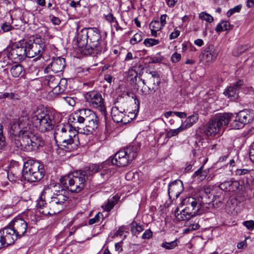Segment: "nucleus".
I'll list each match as a JSON object with an SVG mask.
<instances>
[{
    "label": "nucleus",
    "mask_w": 254,
    "mask_h": 254,
    "mask_svg": "<svg viewBox=\"0 0 254 254\" xmlns=\"http://www.w3.org/2000/svg\"><path fill=\"white\" fill-rule=\"evenodd\" d=\"M9 133L14 136L17 149L25 151L36 150L45 144L41 137L33 134V126L27 112H22L18 120L12 124Z\"/></svg>",
    "instance_id": "f257e3e1"
},
{
    "label": "nucleus",
    "mask_w": 254,
    "mask_h": 254,
    "mask_svg": "<svg viewBox=\"0 0 254 254\" xmlns=\"http://www.w3.org/2000/svg\"><path fill=\"white\" fill-rule=\"evenodd\" d=\"M89 177L87 167H85L73 172L69 176L61 178L60 183L71 192L78 193L84 189Z\"/></svg>",
    "instance_id": "f03ea898"
},
{
    "label": "nucleus",
    "mask_w": 254,
    "mask_h": 254,
    "mask_svg": "<svg viewBox=\"0 0 254 254\" xmlns=\"http://www.w3.org/2000/svg\"><path fill=\"white\" fill-rule=\"evenodd\" d=\"M77 131L73 129L68 124L58 125L54 132V137L57 142L69 151L73 149L76 144L74 140L76 139Z\"/></svg>",
    "instance_id": "7ed1b4c3"
},
{
    "label": "nucleus",
    "mask_w": 254,
    "mask_h": 254,
    "mask_svg": "<svg viewBox=\"0 0 254 254\" xmlns=\"http://www.w3.org/2000/svg\"><path fill=\"white\" fill-rule=\"evenodd\" d=\"M64 187L61 183L60 184L55 182H51L48 186V189L53 192V195L50 197L48 204L54 213L61 211L68 199L67 192Z\"/></svg>",
    "instance_id": "20e7f679"
},
{
    "label": "nucleus",
    "mask_w": 254,
    "mask_h": 254,
    "mask_svg": "<svg viewBox=\"0 0 254 254\" xmlns=\"http://www.w3.org/2000/svg\"><path fill=\"white\" fill-rule=\"evenodd\" d=\"M89 45L85 50V54L92 56L104 53L107 50L106 42L102 39L100 32L97 28H89Z\"/></svg>",
    "instance_id": "39448f33"
},
{
    "label": "nucleus",
    "mask_w": 254,
    "mask_h": 254,
    "mask_svg": "<svg viewBox=\"0 0 254 254\" xmlns=\"http://www.w3.org/2000/svg\"><path fill=\"white\" fill-rule=\"evenodd\" d=\"M45 173L43 164L38 161L28 160L24 164L22 177L28 182H36L44 177Z\"/></svg>",
    "instance_id": "423d86ee"
},
{
    "label": "nucleus",
    "mask_w": 254,
    "mask_h": 254,
    "mask_svg": "<svg viewBox=\"0 0 254 254\" xmlns=\"http://www.w3.org/2000/svg\"><path fill=\"white\" fill-rule=\"evenodd\" d=\"M140 149L138 145H130L117 152L113 157H111L109 160L113 166L119 167L126 166L137 156Z\"/></svg>",
    "instance_id": "0eeeda50"
},
{
    "label": "nucleus",
    "mask_w": 254,
    "mask_h": 254,
    "mask_svg": "<svg viewBox=\"0 0 254 254\" xmlns=\"http://www.w3.org/2000/svg\"><path fill=\"white\" fill-rule=\"evenodd\" d=\"M110 160H108L101 164H91L87 167L89 176L99 173L98 182L102 184L106 183L116 172V168L110 164Z\"/></svg>",
    "instance_id": "6e6552de"
},
{
    "label": "nucleus",
    "mask_w": 254,
    "mask_h": 254,
    "mask_svg": "<svg viewBox=\"0 0 254 254\" xmlns=\"http://www.w3.org/2000/svg\"><path fill=\"white\" fill-rule=\"evenodd\" d=\"M229 114L219 113L210 120L202 128V131L207 137H214L219 132L223 125L228 124Z\"/></svg>",
    "instance_id": "1a4fd4ad"
},
{
    "label": "nucleus",
    "mask_w": 254,
    "mask_h": 254,
    "mask_svg": "<svg viewBox=\"0 0 254 254\" xmlns=\"http://www.w3.org/2000/svg\"><path fill=\"white\" fill-rule=\"evenodd\" d=\"M27 57L33 58L37 57V59L41 58L45 49V40L41 37H32L29 39L25 40Z\"/></svg>",
    "instance_id": "9d476101"
},
{
    "label": "nucleus",
    "mask_w": 254,
    "mask_h": 254,
    "mask_svg": "<svg viewBox=\"0 0 254 254\" xmlns=\"http://www.w3.org/2000/svg\"><path fill=\"white\" fill-rule=\"evenodd\" d=\"M30 124L32 123L36 127H39V129L42 132L48 131L53 128L54 123L50 115L45 114L44 112L38 115H32Z\"/></svg>",
    "instance_id": "9b49d317"
},
{
    "label": "nucleus",
    "mask_w": 254,
    "mask_h": 254,
    "mask_svg": "<svg viewBox=\"0 0 254 254\" xmlns=\"http://www.w3.org/2000/svg\"><path fill=\"white\" fill-rule=\"evenodd\" d=\"M24 43L25 39L20 40L15 46L12 47L8 51L11 60H15L16 62H21L27 57L26 47L25 44H23Z\"/></svg>",
    "instance_id": "f8f14e48"
},
{
    "label": "nucleus",
    "mask_w": 254,
    "mask_h": 254,
    "mask_svg": "<svg viewBox=\"0 0 254 254\" xmlns=\"http://www.w3.org/2000/svg\"><path fill=\"white\" fill-rule=\"evenodd\" d=\"M86 98L89 101L91 106L93 108L99 111H106L104 100L100 93L94 91L88 92Z\"/></svg>",
    "instance_id": "ddd939ff"
},
{
    "label": "nucleus",
    "mask_w": 254,
    "mask_h": 254,
    "mask_svg": "<svg viewBox=\"0 0 254 254\" xmlns=\"http://www.w3.org/2000/svg\"><path fill=\"white\" fill-rule=\"evenodd\" d=\"M199 202V200H197L196 197H189L183 200L182 204L185 209L186 213L194 216L198 213L201 208Z\"/></svg>",
    "instance_id": "4468645a"
},
{
    "label": "nucleus",
    "mask_w": 254,
    "mask_h": 254,
    "mask_svg": "<svg viewBox=\"0 0 254 254\" xmlns=\"http://www.w3.org/2000/svg\"><path fill=\"white\" fill-rule=\"evenodd\" d=\"M9 225L19 236V238L25 235L28 229L27 223L20 217L14 218Z\"/></svg>",
    "instance_id": "2eb2a0df"
},
{
    "label": "nucleus",
    "mask_w": 254,
    "mask_h": 254,
    "mask_svg": "<svg viewBox=\"0 0 254 254\" xmlns=\"http://www.w3.org/2000/svg\"><path fill=\"white\" fill-rule=\"evenodd\" d=\"M244 85V81L238 80L236 83L228 87L223 94L231 100H236L239 98V90Z\"/></svg>",
    "instance_id": "dca6fc26"
},
{
    "label": "nucleus",
    "mask_w": 254,
    "mask_h": 254,
    "mask_svg": "<svg viewBox=\"0 0 254 254\" xmlns=\"http://www.w3.org/2000/svg\"><path fill=\"white\" fill-rule=\"evenodd\" d=\"M88 28H82L80 31H78V28L77 29V46L82 50V52L85 53V50L87 48V43L88 41Z\"/></svg>",
    "instance_id": "f3484780"
},
{
    "label": "nucleus",
    "mask_w": 254,
    "mask_h": 254,
    "mask_svg": "<svg viewBox=\"0 0 254 254\" xmlns=\"http://www.w3.org/2000/svg\"><path fill=\"white\" fill-rule=\"evenodd\" d=\"M149 75L147 77V85L150 93L155 92L158 88L160 83V77L157 71L149 72Z\"/></svg>",
    "instance_id": "a211bd4d"
},
{
    "label": "nucleus",
    "mask_w": 254,
    "mask_h": 254,
    "mask_svg": "<svg viewBox=\"0 0 254 254\" xmlns=\"http://www.w3.org/2000/svg\"><path fill=\"white\" fill-rule=\"evenodd\" d=\"M1 233L7 246L11 245L14 244L15 242L19 238V236L9 225L2 230L0 231Z\"/></svg>",
    "instance_id": "6ab92c4d"
},
{
    "label": "nucleus",
    "mask_w": 254,
    "mask_h": 254,
    "mask_svg": "<svg viewBox=\"0 0 254 254\" xmlns=\"http://www.w3.org/2000/svg\"><path fill=\"white\" fill-rule=\"evenodd\" d=\"M183 190V182L179 180L172 182L168 187V194L170 198H178Z\"/></svg>",
    "instance_id": "aec40b11"
},
{
    "label": "nucleus",
    "mask_w": 254,
    "mask_h": 254,
    "mask_svg": "<svg viewBox=\"0 0 254 254\" xmlns=\"http://www.w3.org/2000/svg\"><path fill=\"white\" fill-rule=\"evenodd\" d=\"M49 65L54 73H58L62 71L65 67V60L61 57L54 58Z\"/></svg>",
    "instance_id": "412c9836"
},
{
    "label": "nucleus",
    "mask_w": 254,
    "mask_h": 254,
    "mask_svg": "<svg viewBox=\"0 0 254 254\" xmlns=\"http://www.w3.org/2000/svg\"><path fill=\"white\" fill-rule=\"evenodd\" d=\"M50 198L48 199V202H46L45 200H41L38 203V207L39 209V212L42 213L44 215H52L54 214H57L61 211H56L55 213L53 212L52 210L48 206L49 200Z\"/></svg>",
    "instance_id": "4be33fe9"
},
{
    "label": "nucleus",
    "mask_w": 254,
    "mask_h": 254,
    "mask_svg": "<svg viewBox=\"0 0 254 254\" xmlns=\"http://www.w3.org/2000/svg\"><path fill=\"white\" fill-rule=\"evenodd\" d=\"M126 114H124V117L121 120L117 119V115H115L113 117V120L115 122L123 123L126 124L132 121L133 119H135L137 118L138 112H125Z\"/></svg>",
    "instance_id": "5701e85b"
},
{
    "label": "nucleus",
    "mask_w": 254,
    "mask_h": 254,
    "mask_svg": "<svg viewBox=\"0 0 254 254\" xmlns=\"http://www.w3.org/2000/svg\"><path fill=\"white\" fill-rule=\"evenodd\" d=\"M237 119H238L244 126L245 124L250 123L254 119L253 112H238L236 114Z\"/></svg>",
    "instance_id": "b1692460"
},
{
    "label": "nucleus",
    "mask_w": 254,
    "mask_h": 254,
    "mask_svg": "<svg viewBox=\"0 0 254 254\" xmlns=\"http://www.w3.org/2000/svg\"><path fill=\"white\" fill-rule=\"evenodd\" d=\"M196 198L197 200H199V204L201 207L205 204H208L210 202V196L204 190L200 191Z\"/></svg>",
    "instance_id": "393cba45"
},
{
    "label": "nucleus",
    "mask_w": 254,
    "mask_h": 254,
    "mask_svg": "<svg viewBox=\"0 0 254 254\" xmlns=\"http://www.w3.org/2000/svg\"><path fill=\"white\" fill-rule=\"evenodd\" d=\"M10 71L11 75L14 77H20L24 75L23 67L19 64H15L12 65Z\"/></svg>",
    "instance_id": "a878e982"
},
{
    "label": "nucleus",
    "mask_w": 254,
    "mask_h": 254,
    "mask_svg": "<svg viewBox=\"0 0 254 254\" xmlns=\"http://www.w3.org/2000/svg\"><path fill=\"white\" fill-rule=\"evenodd\" d=\"M185 209L183 208L181 211L179 210V208H177L175 211V215L177 219L179 221H185L189 220L191 217L193 216L190 213H186Z\"/></svg>",
    "instance_id": "bb28decb"
},
{
    "label": "nucleus",
    "mask_w": 254,
    "mask_h": 254,
    "mask_svg": "<svg viewBox=\"0 0 254 254\" xmlns=\"http://www.w3.org/2000/svg\"><path fill=\"white\" fill-rule=\"evenodd\" d=\"M10 59L8 51L0 53V66L4 67L10 63Z\"/></svg>",
    "instance_id": "cd10ccee"
},
{
    "label": "nucleus",
    "mask_w": 254,
    "mask_h": 254,
    "mask_svg": "<svg viewBox=\"0 0 254 254\" xmlns=\"http://www.w3.org/2000/svg\"><path fill=\"white\" fill-rule=\"evenodd\" d=\"M203 165H202L197 171H196L192 175V177L194 179L196 178V179L199 181H202L204 180L207 174V172L206 171L204 170L203 169Z\"/></svg>",
    "instance_id": "c85d7f7f"
},
{
    "label": "nucleus",
    "mask_w": 254,
    "mask_h": 254,
    "mask_svg": "<svg viewBox=\"0 0 254 254\" xmlns=\"http://www.w3.org/2000/svg\"><path fill=\"white\" fill-rule=\"evenodd\" d=\"M224 113H227V114H229L230 118L229 120L228 123L230 124V126H231L232 128L235 129H238L242 128L244 127L242 123H241V122L239 120H238V119H237L236 116L235 117V119H234L232 121V118H231L232 114L229 113H226V112H225Z\"/></svg>",
    "instance_id": "c756f323"
},
{
    "label": "nucleus",
    "mask_w": 254,
    "mask_h": 254,
    "mask_svg": "<svg viewBox=\"0 0 254 254\" xmlns=\"http://www.w3.org/2000/svg\"><path fill=\"white\" fill-rule=\"evenodd\" d=\"M230 23L227 21H222L218 23L215 28V31L219 33L223 31H226L230 29L231 27Z\"/></svg>",
    "instance_id": "7c9ffc66"
},
{
    "label": "nucleus",
    "mask_w": 254,
    "mask_h": 254,
    "mask_svg": "<svg viewBox=\"0 0 254 254\" xmlns=\"http://www.w3.org/2000/svg\"><path fill=\"white\" fill-rule=\"evenodd\" d=\"M49 86L51 88L57 87L60 84V78L57 76H50L47 79Z\"/></svg>",
    "instance_id": "2f4dec72"
},
{
    "label": "nucleus",
    "mask_w": 254,
    "mask_h": 254,
    "mask_svg": "<svg viewBox=\"0 0 254 254\" xmlns=\"http://www.w3.org/2000/svg\"><path fill=\"white\" fill-rule=\"evenodd\" d=\"M119 197L118 196H114L111 198L109 199L108 202L105 206V210L107 211H110L115 205L119 201Z\"/></svg>",
    "instance_id": "473e14b6"
},
{
    "label": "nucleus",
    "mask_w": 254,
    "mask_h": 254,
    "mask_svg": "<svg viewBox=\"0 0 254 254\" xmlns=\"http://www.w3.org/2000/svg\"><path fill=\"white\" fill-rule=\"evenodd\" d=\"M200 59L202 62L204 63H209L213 62L215 59L206 52L205 49L202 52L200 55Z\"/></svg>",
    "instance_id": "72a5a7b5"
},
{
    "label": "nucleus",
    "mask_w": 254,
    "mask_h": 254,
    "mask_svg": "<svg viewBox=\"0 0 254 254\" xmlns=\"http://www.w3.org/2000/svg\"><path fill=\"white\" fill-rule=\"evenodd\" d=\"M3 129V126L0 124V150H4L7 145Z\"/></svg>",
    "instance_id": "f704fd0d"
},
{
    "label": "nucleus",
    "mask_w": 254,
    "mask_h": 254,
    "mask_svg": "<svg viewBox=\"0 0 254 254\" xmlns=\"http://www.w3.org/2000/svg\"><path fill=\"white\" fill-rule=\"evenodd\" d=\"M143 230V226L137 224L135 222H133L131 223V231L132 234L136 235L142 232Z\"/></svg>",
    "instance_id": "c9c22d12"
},
{
    "label": "nucleus",
    "mask_w": 254,
    "mask_h": 254,
    "mask_svg": "<svg viewBox=\"0 0 254 254\" xmlns=\"http://www.w3.org/2000/svg\"><path fill=\"white\" fill-rule=\"evenodd\" d=\"M198 119V115L196 113H193L192 115H190L186 120L187 125L189 127L191 126L197 122Z\"/></svg>",
    "instance_id": "e433bc0d"
},
{
    "label": "nucleus",
    "mask_w": 254,
    "mask_h": 254,
    "mask_svg": "<svg viewBox=\"0 0 254 254\" xmlns=\"http://www.w3.org/2000/svg\"><path fill=\"white\" fill-rule=\"evenodd\" d=\"M178 245V240H175L171 242H163L161 247L166 250H172L176 248Z\"/></svg>",
    "instance_id": "4c0bfd02"
},
{
    "label": "nucleus",
    "mask_w": 254,
    "mask_h": 254,
    "mask_svg": "<svg viewBox=\"0 0 254 254\" xmlns=\"http://www.w3.org/2000/svg\"><path fill=\"white\" fill-rule=\"evenodd\" d=\"M199 18L203 20L211 23L213 21V17L209 14L205 12H201L199 14Z\"/></svg>",
    "instance_id": "58836bf2"
},
{
    "label": "nucleus",
    "mask_w": 254,
    "mask_h": 254,
    "mask_svg": "<svg viewBox=\"0 0 254 254\" xmlns=\"http://www.w3.org/2000/svg\"><path fill=\"white\" fill-rule=\"evenodd\" d=\"M206 52H207L208 54H209L210 56H212V57L215 60L217 55H218V52L215 49L214 47L212 45H209L207 47L205 48Z\"/></svg>",
    "instance_id": "ea45409f"
},
{
    "label": "nucleus",
    "mask_w": 254,
    "mask_h": 254,
    "mask_svg": "<svg viewBox=\"0 0 254 254\" xmlns=\"http://www.w3.org/2000/svg\"><path fill=\"white\" fill-rule=\"evenodd\" d=\"M183 130V128L180 127L176 129H170L168 131L166 134V138H171L173 136H176L179 134V133Z\"/></svg>",
    "instance_id": "a19ab883"
},
{
    "label": "nucleus",
    "mask_w": 254,
    "mask_h": 254,
    "mask_svg": "<svg viewBox=\"0 0 254 254\" xmlns=\"http://www.w3.org/2000/svg\"><path fill=\"white\" fill-rule=\"evenodd\" d=\"M159 43V40L155 39H149L147 38L144 40L143 42V44L145 45V46L149 47L151 46H153L156 45Z\"/></svg>",
    "instance_id": "79ce46f5"
},
{
    "label": "nucleus",
    "mask_w": 254,
    "mask_h": 254,
    "mask_svg": "<svg viewBox=\"0 0 254 254\" xmlns=\"http://www.w3.org/2000/svg\"><path fill=\"white\" fill-rule=\"evenodd\" d=\"M142 40V33H137L135 34L133 37L130 40V43L132 45H134L140 42Z\"/></svg>",
    "instance_id": "37998d69"
},
{
    "label": "nucleus",
    "mask_w": 254,
    "mask_h": 254,
    "mask_svg": "<svg viewBox=\"0 0 254 254\" xmlns=\"http://www.w3.org/2000/svg\"><path fill=\"white\" fill-rule=\"evenodd\" d=\"M106 130L107 133L109 135H112V136H115L117 135V132L116 131L115 128L114 126H112L110 124H107L106 126Z\"/></svg>",
    "instance_id": "c03bdc74"
},
{
    "label": "nucleus",
    "mask_w": 254,
    "mask_h": 254,
    "mask_svg": "<svg viewBox=\"0 0 254 254\" xmlns=\"http://www.w3.org/2000/svg\"><path fill=\"white\" fill-rule=\"evenodd\" d=\"M103 218V215L101 212H98L94 218L89 220L88 223L89 225H92L96 223L99 222L101 219Z\"/></svg>",
    "instance_id": "a18cd8bd"
},
{
    "label": "nucleus",
    "mask_w": 254,
    "mask_h": 254,
    "mask_svg": "<svg viewBox=\"0 0 254 254\" xmlns=\"http://www.w3.org/2000/svg\"><path fill=\"white\" fill-rule=\"evenodd\" d=\"M240 185L238 181L231 180L229 191L235 192L240 189Z\"/></svg>",
    "instance_id": "49530a36"
},
{
    "label": "nucleus",
    "mask_w": 254,
    "mask_h": 254,
    "mask_svg": "<svg viewBox=\"0 0 254 254\" xmlns=\"http://www.w3.org/2000/svg\"><path fill=\"white\" fill-rule=\"evenodd\" d=\"M242 6L241 4H239L230 9L227 12V16L229 17L235 13L239 12L242 8Z\"/></svg>",
    "instance_id": "de8ad7c7"
},
{
    "label": "nucleus",
    "mask_w": 254,
    "mask_h": 254,
    "mask_svg": "<svg viewBox=\"0 0 254 254\" xmlns=\"http://www.w3.org/2000/svg\"><path fill=\"white\" fill-rule=\"evenodd\" d=\"M231 180L224 181L219 185V188L221 190L224 191H230Z\"/></svg>",
    "instance_id": "09e8293b"
},
{
    "label": "nucleus",
    "mask_w": 254,
    "mask_h": 254,
    "mask_svg": "<svg viewBox=\"0 0 254 254\" xmlns=\"http://www.w3.org/2000/svg\"><path fill=\"white\" fill-rule=\"evenodd\" d=\"M88 123L87 126V127L89 128V130H91L93 131H94L97 128H98V122L99 121H88Z\"/></svg>",
    "instance_id": "8fccbe9b"
},
{
    "label": "nucleus",
    "mask_w": 254,
    "mask_h": 254,
    "mask_svg": "<svg viewBox=\"0 0 254 254\" xmlns=\"http://www.w3.org/2000/svg\"><path fill=\"white\" fill-rule=\"evenodd\" d=\"M71 117L73 120H77V122L79 123H83L85 120H86V118H84L80 116L77 112H75L74 114L71 115L70 117V120H71Z\"/></svg>",
    "instance_id": "3c124183"
},
{
    "label": "nucleus",
    "mask_w": 254,
    "mask_h": 254,
    "mask_svg": "<svg viewBox=\"0 0 254 254\" xmlns=\"http://www.w3.org/2000/svg\"><path fill=\"white\" fill-rule=\"evenodd\" d=\"M14 27L9 23L5 22L1 26V29L2 30L3 33L10 31L14 29Z\"/></svg>",
    "instance_id": "603ef678"
},
{
    "label": "nucleus",
    "mask_w": 254,
    "mask_h": 254,
    "mask_svg": "<svg viewBox=\"0 0 254 254\" xmlns=\"http://www.w3.org/2000/svg\"><path fill=\"white\" fill-rule=\"evenodd\" d=\"M250 171V170L247 169H238L236 170L235 173L236 175L242 176L249 175Z\"/></svg>",
    "instance_id": "864d4df0"
},
{
    "label": "nucleus",
    "mask_w": 254,
    "mask_h": 254,
    "mask_svg": "<svg viewBox=\"0 0 254 254\" xmlns=\"http://www.w3.org/2000/svg\"><path fill=\"white\" fill-rule=\"evenodd\" d=\"M172 114H174L176 116L180 118H184L186 117V114L185 112H165V116L168 118L171 116Z\"/></svg>",
    "instance_id": "5fc2aeb1"
},
{
    "label": "nucleus",
    "mask_w": 254,
    "mask_h": 254,
    "mask_svg": "<svg viewBox=\"0 0 254 254\" xmlns=\"http://www.w3.org/2000/svg\"><path fill=\"white\" fill-rule=\"evenodd\" d=\"M150 26H152V29L158 31L161 30L163 28L161 27L160 23L158 21H152L150 24Z\"/></svg>",
    "instance_id": "6e6d98bb"
},
{
    "label": "nucleus",
    "mask_w": 254,
    "mask_h": 254,
    "mask_svg": "<svg viewBox=\"0 0 254 254\" xmlns=\"http://www.w3.org/2000/svg\"><path fill=\"white\" fill-rule=\"evenodd\" d=\"M92 130H89V128L87 127V126L86 125L85 127H84L82 129L79 128L78 129V131H77L78 133H80L81 134H84L86 135H89L90 134H92L93 133Z\"/></svg>",
    "instance_id": "4d7b16f0"
},
{
    "label": "nucleus",
    "mask_w": 254,
    "mask_h": 254,
    "mask_svg": "<svg viewBox=\"0 0 254 254\" xmlns=\"http://www.w3.org/2000/svg\"><path fill=\"white\" fill-rule=\"evenodd\" d=\"M181 59V55L177 52L174 53L171 57V61L173 63H178Z\"/></svg>",
    "instance_id": "13d9d810"
},
{
    "label": "nucleus",
    "mask_w": 254,
    "mask_h": 254,
    "mask_svg": "<svg viewBox=\"0 0 254 254\" xmlns=\"http://www.w3.org/2000/svg\"><path fill=\"white\" fill-rule=\"evenodd\" d=\"M14 94L12 92L8 93L5 92L3 93H1L0 94V99H5V98H9L13 99L14 97Z\"/></svg>",
    "instance_id": "bf43d9fd"
},
{
    "label": "nucleus",
    "mask_w": 254,
    "mask_h": 254,
    "mask_svg": "<svg viewBox=\"0 0 254 254\" xmlns=\"http://www.w3.org/2000/svg\"><path fill=\"white\" fill-rule=\"evenodd\" d=\"M86 120L87 121H94L95 120L99 121L98 118L95 112H91L90 114L86 117Z\"/></svg>",
    "instance_id": "052dcab7"
},
{
    "label": "nucleus",
    "mask_w": 254,
    "mask_h": 254,
    "mask_svg": "<svg viewBox=\"0 0 254 254\" xmlns=\"http://www.w3.org/2000/svg\"><path fill=\"white\" fill-rule=\"evenodd\" d=\"M244 225L249 230H252L254 228V221L253 220L246 221L243 222Z\"/></svg>",
    "instance_id": "680f3d73"
},
{
    "label": "nucleus",
    "mask_w": 254,
    "mask_h": 254,
    "mask_svg": "<svg viewBox=\"0 0 254 254\" xmlns=\"http://www.w3.org/2000/svg\"><path fill=\"white\" fill-rule=\"evenodd\" d=\"M104 16L105 19L110 23L114 22V21L116 20V18L113 16V14L111 13H109L107 14H104Z\"/></svg>",
    "instance_id": "e2e57ef3"
},
{
    "label": "nucleus",
    "mask_w": 254,
    "mask_h": 254,
    "mask_svg": "<svg viewBox=\"0 0 254 254\" xmlns=\"http://www.w3.org/2000/svg\"><path fill=\"white\" fill-rule=\"evenodd\" d=\"M180 34V31L177 29V28H175L173 32H172L170 36H169V39L170 40H173L177 38Z\"/></svg>",
    "instance_id": "0e129e2a"
},
{
    "label": "nucleus",
    "mask_w": 254,
    "mask_h": 254,
    "mask_svg": "<svg viewBox=\"0 0 254 254\" xmlns=\"http://www.w3.org/2000/svg\"><path fill=\"white\" fill-rule=\"evenodd\" d=\"M64 100L68 104L72 107H73L75 105V100L72 97H64Z\"/></svg>",
    "instance_id": "69168bd1"
},
{
    "label": "nucleus",
    "mask_w": 254,
    "mask_h": 254,
    "mask_svg": "<svg viewBox=\"0 0 254 254\" xmlns=\"http://www.w3.org/2000/svg\"><path fill=\"white\" fill-rule=\"evenodd\" d=\"M168 18V16L167 14H162L160 16V23L162 27H164L165 25L166 24V19Z\"/></svg>",
    "instance_id": "338daca9"
},
{
    "label": "nucleus",
    "mask_w": 254,
    "mask_h": 254,
    "mask_svg": "<svg viewBox=\"0 0 254 254\" xmlns=\"http://www.w3.org/2000/svg\"><path fill=\"white\" fill-rule=\"evenodd\" d=\"M152 236V232L150 230H146L143 234L142 238L143 239H148L150 238Z\"/></svg>",
    "instance_id": "774afa93"
}]
</instances>
